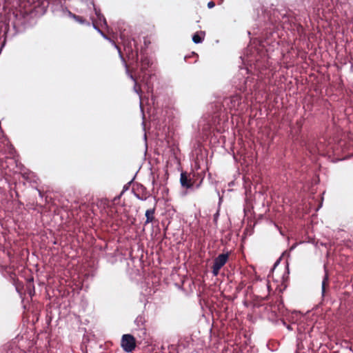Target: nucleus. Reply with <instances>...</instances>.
I'll return each instance as SVG.
<instances>
[{
  "instance_id": "nucleus-1",
  "label": "nucleus",
  "mask_w": 353,
  "mask_h": 353,
  "mask_svg": "<svg viewBox=\"0 0 353 353\" xmlns=\"http://www.w3.org/2000/svg\"><path fill=\"white\" fill-rule=\"evenodd\" d=\"M94 11H95V14H96V19H94L92 22V26H93V28L97 30L101 35L102 37L108 40L114 46L115 48H117L118 50V52H119V56L121 57V59H122V61H123L124 63V65H125V72H126V74H128V77L132 80L134 83V88H133V90L137 94H139V97H140V100H141V94H142V91H141V89L140 88V87L138 85V83H137V79L130 72V70L128 68V65L126 64V63L124 61V59L121 54V52L120 50V48L117 46V44L115 43V42L112 40L111 39H110L109 37H108L99 28V26H104L105 27L108 26V24H107V21H106V19L104 17V16L101 13V11L100 10H97L94 6ZM141 105H142V103H141V101H140V106L141 107Z\"/></svg>"
},
{
  "instance_id": "nucleus-2",
  "label": "nucleus",
  "mask_w": 353,
  "mask_h": 353,
  "mask_svg": "<svg viewBox=\"0 0 353 353\" xmlns=\"http://www.w3.org/2000/svg\"><path fill=\"white\" fill-rule=\"evenodd\" d=\"M241 103V97L239 94L233 95L229 98H225L223 102V107L225 111L230 110L237 111Z\"/></svg>"
},
{
  "instance_id": "nucleus-3",
  "label": "nucleus",
  "mask_w": 353,
  "mask_h": 353,
  "mask_svg": "<svg viewBox=\"0 0 353 353\" xmlns=\"http://www.w3.org/2000/svg\"><path fill=\"white\" fill-rule=\"evenodd\" d=\"M229 259L228 253H223L220 254L218 256H216L214 260V263L212 265V273L213 276H216L220 270L224 266V265L227 263Z\"/></svg>"
},
{
  "instance_id": "nucleus-4",
  "label": "nucleus",
  "mask_w": 353,
  "mask_h": 353,
  "mask_svg": "<svg viewBox=\"0 0 353 353\" xmlns=\"http://www.w3.org/2000/svg\"><path fill=\"white\" fill-rule=\"evenodd\" d=\"M121 345L125 352H132L136 347L135 338L130 334H123L121 338Z\"/></svg>"
},
{
  "instance_id": "nucleus-5",
  "label": "nucleus",
  "mask_w": 353,
  "mask_h": 353,
  "mask_svg": "<svg viewBox=\"0 0 353 353\" xmlns=\"http://www.w3.org/2000/svg\"><path fill=\"white\" fill-rule=\"evenodd\" d=\"M270 282L266 279L261 280L259 282L256 283V288H260V290H258V292H261V294H260L259 296L263 299L268 298L270 294Z\"/></svg>"
},
{
  "instance_id": "nucleus-6",
  "label": "nucleus",
  "mask_w": 353,
  "mask_h": 353,
  "mask_svg": "<svg viewBox=\"0 0 353 353\" xmlns=\"http://www.w3.org/2000/svg\"><path fill=\"white\" fill-rule=\"evenodd\" d=\"M180 183L183 188L190 189L193 187V183L191 180L188 178L187 173L182 172L180 175Z\"/></svg>"
},
{
  "instance_id": "nucleus-7",
  "label": "nucleus",
  "mask_w": 353,
  "mask_h": 353,
  "mask_svg": "<svg viewBox=\"0 0 353 353\" xmlns=\"http://www.w3.org/2000/svg\"><path fill=\"white\" fill-rule=\"evenodd\" d=\"M141 193L135 192V197L140 201H145L150 196V193L147 191L146 188L143 185L140 186Z\"/></svg>"
},
{
  "instance_id": "nucleus-8",
  "label": "nucleus",
  "mask_w": 353,
  "mask_h": 353,
  "mask_svg": "<svg viewBox=\"0 0 353 353\" xmlns=\"http://www.w3.org/2000/svg\"><path fill=\"white\" fill-rule=\"evenodd\" d=\"M155 207L152 209L147 210L145 214L146 220L145 225L152 223L154 219Z\"/></svg>"
},
{
  "instance_id": "nucleus-9",
  "label": "nucleus",
  "mask_w": 353,
  "mask_h": 353,
  "mask_svg": "<svg viewBox=\"0 0 353 353\" xmlns=\"http://www.w3.org/2000/svg\"><path fill=\"white\" fill-rule=\"evenodd\" d=\"M205 38V32L203 31L197 32L192 36V41L194 43H201Z\"/></svg>"
},
{
  "instance_id": "nucleus-10",
  "label": "nucleus",
  "mask_w": 353,
  "mask_h": 353,
  "mask_svg": "<svg viewBox=\"0 0 353 353\" xmlns=\"http://www.w3.org/2000/svg\"><path fill=\"white\" fill-rule=\"evenodd\" d=\"M150 65V61L147 57H143L141 59V70L145 72Z\"/></svg>"
},
{
  "instance_id": "nucleus-11",
  "label": "nucleus",
  "mask_w": 353,
  "mask_h": 353,
  "mask_svg": "<svg viewBox=\"0 0 353 353\" xmlns=\"http://www.w3.org/2000/svg\"><path fill=\"white\" fill-rule=\"evenodd\" d=\"M145 319L143 315H139L134 320V323L137 328L139 329L141 327H145Z\"/></svg>"
},
{
  "instance_id": "nucleus-12",
  "label": "nucleus",
  "mask_w": 353,
  "mask_h": 353,
  "mask_svg": "<svg viewBox=\"0 0 353 353\" xmlns=\"http://www.w3.org/2000/svg\"><path fill=\"white\" fill-rule=\"evenodd\" d=\"M136 330V334L139 338L141 341L145 340L147 334L145 327H141V328L137 329Z\"/></svg>"
},
{
  "instance_id": "nucleus-13",
  "label": "nucleus",
  "mask_w": 353,
  "mask_h": 353,
  "mask_svg": "<svg viewBox=\"0 0 353 353\" xmlns=\"http://www.w3.org/2000/svg\"><path fill=\"white\" fill-rule=\"evenodd\" d=\"M106 212H107V214L108 216H110V218H112L114 220H117V216H116L117 209H116L115 206L112 205V206L108 207V209Z\"/></svg>"
},
{
  "instance_id": "nucleus-14",
  "label": "nucleus",
  "mask_w": 353,
  "mask_h": 353,
  "mask_svg": "<svg viewBox=\"0 0 353 353\" xmlns=\"http://www.w3.org/2000/svg\"><path fill=\"white\" fill-rule=\"evenodd\" d=\"M3 148H6L5 149L1 148V143L0 144V156L1 154H4L6 153L12 154L13 148L11 147V145L7 144L6 146H3Z\"/></svg>"
},
{
  "instance_id": "nucleus-15",
  "label": "nucleus",
  "mask_w": 353,
  "mask_h": 353,
  "mask_svg": "<svg viewBox=\"0 0 353 353\" xmlns=\"http://www.w3.org/2000/svg\"><path fill=\"white\" fill-rule=\"evenodd\" d=\"M328 279H329L328 274L325 271V274L324 277H323V281H322V286H321V291H322V295L323 296H324V294H325V285L328 282Z\"/></svg>"
},
{
  "instance_id": "nucleus-16",
  "label": "nucleus",
  "mask_w": 353,
  "mask_h": 353,
  "mask_svg": "<svg viewBox=\"0 0 353 353\" xmlns=\"http://www.w3.org/2000/svg\"><path fill=\"white\" fill-rule=\"evenodd\" d=\"M73 17L77 21H78L80 23H83L85 21V19H83L82 17L74 14Z\"/></svg>"
},
{
  "instance_id": "nucleus-17",
  "label": "nucleus",
  "mask_w": 353,
  "mask_h": 353,
  "mask_svg": "<svg viewBox=\"0 0 353 353\" xmlns=\"http://www.w3.org/2000/svg\"><path fill=\"white\" fill-rule=\"evenodd\" d=\"M97 205L103 207H105V205L108 206L109 201L107 199H101V201H99Z\"/></svg>"
},
{
  "instance_id": "nucleus-18",
  "label": "nucleus",
  "mask_w": 353,
  "mask_h": 353,
  "mask_svg": "<svg viewBox=\"0 0 353 353\" xmlns=\"http://www.w3.org/2000/svg\"><path fill=\"white\" fill-rule=\"evenodd\" d=\"M81 350L83 353H88L87 344L85 341H83V342L81 345Z\"/></svg>"
},
{
  "instance_id": "nucleus-19",
  "label": "nucleus",
  "mask_w": 353,
  "mask_h": 353,
  "mask_svg": "<svg viewBox=\"0 0 353 353\" xmlns=\"http://www.w3.org/2000/svg\"><path fill=\"white\" fill-rule=\"evenodd\" d=\"M128 189V184L127 185H125L124 187H123V190L122 191V192L121 193L120 195L117 196H115L113 199V202L116 201L117 200H119L121 196V194Z\"/></svg>"
},
{
  "instance_id": "nucleus-20",
  "label": "nucleus",
  "mask_w": 353,
  "mask_h": 353,
  "mask_svg": "<svg viewBox=\"0 0 353 353\" xmlns=\"http://www.w3.org/2000/svg\"><path fill=\"white\" fill-rule=\"evenodd\" d=\"M305 147H306L307 150H308L310 153H312V154H315L316 153V150L315 148H311L310 145L309 144H307V143H305Z\"/></svg>"
},
{
  "instance_id": "nucleus-21",
  "label": "nucleus",
  "mask_w": 353,
  "mask_h": 353,
  "mask_svg": "<svg viewBox=\"0 0 353 353\" xmlns=\"http://www.w3.org/2000/svg\"><path fill=\"white\" fill-rule=\"evenodd\" d=\"M125 50L128 54L129 57H130V54H132V55H133L132 49L131 48L125 47Z\"/></svg>"
},
{
  "instance_id": "nucleus-22",
  "label": "nucleus",
  "mask_w": 353,
  "mask_h": 353,
  "mask_svg": "<svg viewBox=\"0 0 353 353\" xmlns=\"http://www.w3.org/2000/svg\"><path fill=\"white\" fill-rule=\"evenodd\" d=\"M219 216V211L217 210L216 212L214 214V221L216 222Z\"/></svg>"
},
{
  "instance_id": "nucleus-23",
  "label": "nucleus",
  "mask_w": 353,
  "mask_h": 353,
  "mask_svg": "<svg viewBox=\"0 0 353 353\" xmlns=\"http://www.w3.org/2000/svg\"><path fill=\"white\" fill-rule=\"evenodd\" d=\"M214 6H215V3H214L213 1H210V2H208V7L209 8H214Z\"/></svg>"
},
{
  "instance_id": "nucleus-24",
  "label": "nucleus",
  "mask_w": 353,
  "mask_h": 353,
  "mask_svg": "<svg viewBox=\"0 0 353 353\" xmlns=\"http://www.w3.org/2000/svg\"><path fill=\"white\" fill-rule=\"evenodd\" d=\"M0 167H1L2 169H4V168H5L3 159H0Z\"/></svg>"
},
{
  "instance_id": "nucleus-25",
  "label": "nucleus",
  "mask_w": 353,
  "mask_h": 353,
  "mask_svg": "<svg viewBox=\"0 0 353 353\" xmlns=\"http://www.w3.org/2000/svg\"><path fill=\"white\" fill-rule=\"evenodd\" d=\"M297 124H299L300 126H301L302 121L301 120L299 121H297Z\"/></svg>"
}]
</instances>
